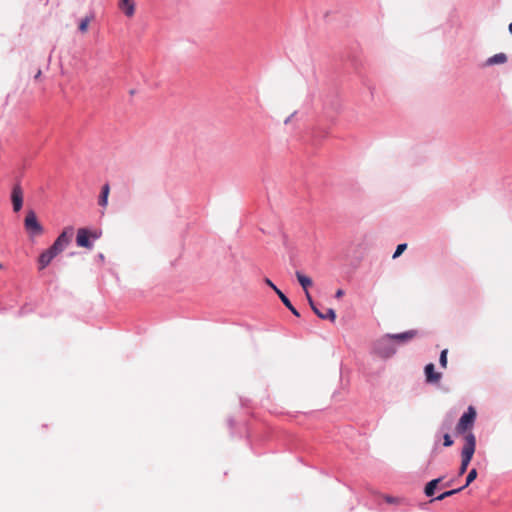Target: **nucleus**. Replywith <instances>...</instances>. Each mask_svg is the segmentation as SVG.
Wrapping results in <instances>:
<instances>
[{"label":"nucleus","instance_id":"obj_24","mask_svg":"<svg viewBox=\"0 0 512 512\" xmlns=\"http://www.w3.org/2000/svg\"><path fill=\"white\" fill-rule=\"evenodd\" d=\"M381 349L385 352L389 351V350H394L392 347H391V341L388 342V344H383L381 345Z\"/></svg>","mask_w":512,"mask_h":512},{"label":"nucleus","instance_id":"obj_17","mask_svg":"<svg viewBox=\"0 0 512 512\" xmlns=\"http://www.w3.org/2000/svg\"><path fill=\"white\" fill-rule=\"evenodd\" d=\"M476 478H477V470L476 469L470 470V472L468 473L467 478H466V483L463 487L466 488L467 486H469Z\"/></svg>","mask_w":512,"mask_h":512},{"label":"nucleus","instance_id":"obj_23","mask_svg":"<svg viewBox=\"0 0 512 512\" xmlns=\"http://www.w3.org/2000/svg\"><path fill=\"white\" fill-rule=\"evenodd\" d=\"M264 281H265V283H266L269 287H271V288L275 291V293L277 294V290H279V289L274 285V283H273L269 278H265V280H264Z\"/></svg>","mask_w":512,"mask_h":512},{"label":"nucleus","instance_id":"obj_7","mask_svg":"<svg viewBox=\"0 0 512 512\" xmlns=\"http://www.w3.org/2000/svg\"><path fill=\"white\" fill-rule=\"evenodd\" d=\"M11 201L14 212L20 211L23 205V190L19 184L14 185L12 189Z\"/></svg>","mask_w":512,"mask_h":512},{"label":"nucleus","instance_id":"obj_16","mask_svg":"<svg viewBox=\"0 0 512 512\" xmlns=\"http://www.w3.org/2000/svg\"><path fill=\"white\" fill-rule=\"evenodd\" d=\"M464 489V487H460L458 489H453V490H449V491H446L440 495H438L436 498H434L432 501H441V500H444L445 498L447 497H450L460 491H462Z\"/></svg>","mask_w":512,"mask_h":512},{"label":"nucleus","instance_id":"obj_26","mask_svg":"<svg viewBox=\"0 0 512 512\" xmlns=\"http://www.w3.org/2000/svg\"><path fill=\"white\" fill-rule=\"evenodd\" d=\"M40 75H41V71L39 70V71L37 72V74L35 75V78H39V77H40Z\"/></svg>","mask_w":512,"mask_h":512},{"label":"nucleus","instance_id":"obj_8","mask_svg":"<svg viewBox=\"0 0 512 512\" xmlns=\"http://www.w3.org/2000/svg\"><path fill=\"white\" fill-rule=\"evenodd\" d=\"M90 232L86 228H80L77 231L76 243L79 247L92 248V243L89 240Z\"/></svg>","mask_w":512,"mask_h":512},{"label":"nucleus","instance_id":"obj_4","mask_svg":"<svg viewBox=\"0 0 512 512\" xmlns=\"http://www.w3.org/2000/svg\"><path fill=\"white\" fill-rule=\"evenodd\" d=\"M476 410L473 406H469L467 411L460 417L456 427L455 432L457 434H465L471 433L470 430L474 426V422L476 419Z\"/></svg>","mask_w":512,"mask_h":512},{"label":"nucleus","instance_id":"obj_9","mask_svg":"<svg viewBox=\"0 0 512 512\" xmlns=\"http://www.w3.org/2000/svg\"><path fill=\"white\" fill-rule=\"evenodd\" d=\"M56 256V253H54L51 248L43 251L38 258L39 270L45 269Z\"/></svg>","mask_w":512,"mask_h":512},{"label":"nucleus","instance_id":"obj_21","mask_svg":"<svg viewBox=\"0 0 512 512\" xmlns=\"http://www.w3.org/2000/svg\"><path fill=\"white\" fill-rule=\"evenodd\" d=\"M443 439H444L443 445L445 447H450L453 445V440L451 439V436L448 433L444 434Z\"/></svg>","mask_w":512,"mask_h":512},{"label":"nucleus","instance_id":"obj_1","mask_svg":"<svg viewBox=\"0 0 512 512\" xmlns=\"http://www.w3.org/2000/svg\"><path fill=\"white\" fill-rule=\"evenodd\" d=\"M296 277H297L299 284L301 285V287L303 288V290L305 292L306 299H307L311 309L313 310V312L321 319H328L331 322H334L336 319L335 311L333 309L329 308L326 310L325 313H323L318 309L315 302L313 301V299L308 291V288L311 287L313 284L312 279L310 277L302 274L299 271H296Z\"/></svg>","mask_w":512,"mask_h":512},{"label":"nucleus","instance_id":"obj_6","mask_svg":"<svg viewBox=\"0 0 512 512\" xmlns=\"http://www.w3.org/2000/svg\"><path fill=\"white\" fill-rule=\"evenodd\" d=\"M24 226L30 235H41L43 233V227L39 223L36 213L33 210L27 212L24 220Z\"/></svg>","mask_w":512,"mask_h":512},{"label":"nucleus","instance_id":"obj_14","mask_svg":"<svg viewBox=\"0 0 512 512\" xmlns=\"http://www.w3.org/2000/svg\"><path fill=\"white\" fill-rule=\"evenodd\" d=\"M277 295L282 303L297 317L300 316L298 310L292 305L291 301L285 296L281 290H277Z\"/></svg>","mask_w":512,"mask_h":512},{"label":"nucleus","instance_id":"obj_11","mask_svg":"<svg viewBox=\"0 0 512 512\" xmlns=\"http://www.w3.org/2000/svg\"><path fill=\"white\" fill-rule=\"evenodd\" d=\"M119 9H121L127 17H132L135 13V2L134 0H120L118 3Z\"/></svg>","mask_w":512,"mask_h":512},{"label":"nucleus","instance_id":"obj_22","mask_svg":"<svg viewBox=\"0 0 512 512\" xmlns=\"http://www.w3.org/2000/svg\"><path fill=\"white\" fill-rule=\"evenodd\" d=\"M384 499L389 504H399L400 503V499L392 497V496H385Z\"/></svg>","mask_w":512,"mask_h":512},{"label":"nucleus","instance_id":"obj_5","mask_svg":"<svg viewBox=\"0 0 512 512\" xmlns=\"http://www.w3.org/2000/svg\"><path fill=\"white\" fill-rule=\"evenodd\" d=\"M73 228L72 227H66L61 234L56 238L52 246L50 247L51 250L56 253V255H59L61 252H63L66 247L69 245V243L72 240L73 237Z\"/></svg>","mask_w":512,"mask_h":512},{"label":"nucleus","instance_id":"obj_25","mask_svg":"<svg viewBox=\"0 0 512 512\" xmlns=\"http://www.w3.org/2000/svg\"><path fill=\"white\" fill-rule=\"evenodd\" d=\"M344 295V291L342 289H338L335 293L336 298H341Z\"/></svg>","mask_w":512,"mask_h":512},{"label":"nucleus","instance_id":"obj_13","mask_svg":"<svg viewBox=\"0 0 512 512\" xmlns=\"http://www.w3.org/2000/svg\"><path fill=\"white\" fill-rule=\"evenodd\" d=\"M443 480V477H439V478H436V479H433L431 481H429L425 488H424V493L427 497H431L434 495L435 493V489L437 487V485Z\"/></svg>","mask_w":512,"mask_h":512},{"label":"nucleus","instance_id":"obj_18","mask_svg":"<svg viewBox=\"0 0 512 512\" xmlns=\"http://www.w3.org/2000/svg\"><path fill=\"white\" fill-rule=\"evenodd\" d=\"M447 353H448L447 349H444L440 354L439 363L442 368L447 367Z\"/></svg>","mask_w":512,"mask_h":512},{"label":"nucleus","instance_id":"obj_19","mask_svg":"<svg viewBox=\"0 0 512 512\" xmlns=\"http://www.w3.org/2000/svg\"><path fill=\"white\" fill-rule=\"evenodd\" d=\"M407 248V244H399L396 248V251L393 254V258L399 257Z\"/></svg>","mask_w":512,"mask_h":512},{"label":"nucleus","instance_id":"obj_2","mask_svg":"<svg viewBox=\"0 0 512 512\" xmlns=\"http://www.w3.org/2000/svg\"><path fill=\"white\" fill-rule=\"evenodd\" d=\"M416 335H417V331H415V330H410V331H406V332L398 333V334H387L376 342L375 351L381 357H390L391 355H393L395 353V350H389V351L385 352L381 349V345L388 344V342L391 340H396L399 343H405V342L412 340Z\"/></svg>","mask_w":512,"mask_h":512},{"label":"nucleus","instance_id":"obj_27","mask_svg":"<svg viewBox=\"0 0 512 512\" xmlns=\"http://www.w3.org/2000/svg\"><path fill=\"white\" fill-rule=\"evenodd\" d=\"M509 31L512 33V22L509 24Z\"/></svg>","mask_w":512,"mask_h":512},{"label":"nucleus","instance_id":"obj_3","mask_svg":"<svg viewBox=\"0 0 512 512\" xmlns=\"http://www.w3.org/2000/svg\"><path fill=\"white\" fill-rule=\"evenodd\" d=\"M464 446L461 451V465L459 468V475H463L468 468L470 461L473 458L476 449V438L473 433H468L464 436Z\"/></svg>","mask_w":512,"mask_h":512},{"label":"nucleus","instance_id":"obj_15","mask_svg":"<svg viewBox=\"0 0 512 512\" xmlns=\"http://www.w3.org/2000/svg\"><path fill=\"white\" fill-rule=\"evenodd\" d=\"M507 61V56L504 53H498L494 56L488 58L486 64L487 65H496V64H503Z\"/></svg>","mask_w":512,"mask_h":512},{"label":"nucleus","instance_id":"obj_10","mask_svg":"<svg viewBox=\"0 0 512 512\" xmlns=\"http://www.w3.org/2000/svg\"><path fill=\"white\" fill-rule=\"evenodd\" d=\"M425 376L428 383H438L442 375L435 371L433 363H429L425 366Z\"/></svg>","mask_w":512,"mask_h":512},{"label":"nucleus","instance_id":"obj_20","mask_svg":"<svg viewBox=\"0 0 512 512\" xmlns=\"http://www.w3.org/2000/svg\"><path fill=\"white\" fill-rule=\"evenodd\" d=\"M89 22H90L89 18H84L83 20H81V22H80V24H79V30H80L82 33L87 32Z\"/></svg>","mask_w":512,"mask_h":512},{"label":"nucleus","instance_id":"obj_12","mask_svg":"<svg viewBox=\"0 0 512 512\" xmlns=\"http://www.w3.org/2000/svg\"><path fill=\"white\" fill-rule=\"evenodd\" d=\"M109 194H110V186L108 183H106L102 186L101 193H100L99 200H98V204L101 207H103V208L107 207Z\"/></svg>","mask_w":512,"mask_h":512}]
</instances>
